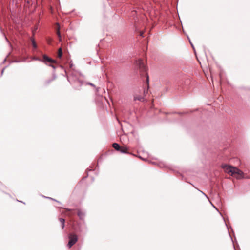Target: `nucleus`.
<instances>
[{
	"label": "nucleus",
	"mask_w": 250,
	"mask_h": 250,
	"mask_svg": "<svg viewBox=\"0 0 250 250\" xmlns=\"http://www.w3.org/2000/svg\"><path fill=\"white\" fill-rule=\"evenodd\" d=\"M222 168L226 173L230 174L237 179L243 177V172L237 167L225 165L222 166Z\"/></svg>",
	"instance_id": "f257e3e1"
},
{
	"label": "nucleus",
	"mask_w": 250,
	"mask_h": 250,
	"mask_svg": "<svg viewBox=\"0 0 250 250\" xmlns=\"http://www.w3.org/2000/svg\"><path fill=\"white\" fill-rule=\"evenodd\" d=\"M69 241L68 243V246L70 248L78 241L77 236L74 234H70L69 235Z\"/></svg>",
	"instance_id": "f03ea898"
},
{
	"label": "nucleus",
	"mask_w": 250,
	"mask_h": 250,
	"mask_svg": "<svg viewBox=\"0 0 250 250\" xmlns=\"http://www.w3.org/2000/svg\"><path fill=\"white\" fill-rule=\"evenodd\" d=\"M136 65L138 66L139 69L142 71L146 72V68L142 60H139L136 62Z\"/></svg>",
	"instance_id": "7ed1b4c3"
},
{
	"label": "nucleus",
	"mask_w": 250,
	"mask_h": 250,
	"mask_svg": "<svg viewBox=\"0 0 250 250\" xmlns=\"http://www.w3.org/2000/svg\"><path fill=\"white\" fill-rule=\"evenodd\" d=\"M44 61L45 62H49V63H55L56 61L46 56H44L43 57Z\"/></svg>",
	"instance_id": "20e7f679"
},
{
	"label": "nucleus",
	"mask_w": 250,
	"mask_h": 250,
	"mask_svg": "<svg viewBox=\"0 0 250 250\" xmlns=\"http://www.w3.org/2000/svg\"><path fill=\"white\" fill-rule=\"evenodd\" d=\"M112 146L115 150H118V151H119L121 148L119 145L116 143H113L112 145Z\"/></svg>",
	"instance_id": "39448f33"
},
{
	"label": "nucleus",
	"mask_w": 250,
	"mask_h": 250,
	"mask_svg": "<svg viewBox=\"0 0 250 250\" xmlns=\"http://www.w3.org/2000/svg\"><path fill=\"white\" fill-rule=\"evenodd\" d=\"M134 100H138L140 101H144V97L141 96H136L134 98Z\"/></svg>",
	"instance_id": "423d86ee"
},
{
	"label": "nucleus",
	"mask_w": 250,
	"mask_h": 250,
	"mask_svg": "<svg viewBox=\"0 0 250 250\" xmlns=\"http://www.w3.org/2000/svg\"><path fill=\"white\" fill-rule=\"evenodd\" d=\"M59 220L62 224V228L63 229L64 228L65 220L63 218H60Z\"/></svg>",
	"instance_id": "0eeeda50"
},
{
	"label": "nucleus",
	"mask_w": 250,
	"mask_h": 250,
	"mask_svg": "<svg viewBox=\"0 0 250 250\" xmlns=\"http://www.w3.org/2000/svg\"><path fill=\"white\" fill-rule=\"evenodd\" d=\"M120 151L121 153H126L127 149L126 147H122L120 148Z\"/></svg>",
	"instance_id": "6e6552de"
},
{
	"label": "nucleus",
	"mask_w": 250,
	"mask_h": 250,
	"mask_svg": "<svg viewBox=\"0 0 250 250\" xmlns=\"http://www.w3.org/2000/svg\"><path fill=\"white\" fill-rule=\"evenodd\" d=\"M62 55V52L61 48H60L58 50V56L59 58H61Z\"/></svg>",
	"instance_id": "1a4fd4ad"
},
{
	"label": "nucleus",
	"mask_w": 250,
	"mask_h": 250,
	"mask_svg": "<svg viewBox=\"0 0 250 250\" xmlns=\"http://www.w3.org/2000/svg\"><path fill=\"white\" fill-rule=\"evenodd\" d=\"M78 215L81 219H82L84 216V214L81 211H79L78 212Z\"/></svg>",
	"instance_id": "9d476101"
},
{
	"label": "nucleus",
	"mask_w": 250,
	"mask_h": 250,
	"mask_svg": "<svg viewBox=\"0 0 250 250\" xmlns=\"http://www.w3.org/2000/svg\"><path fill=\"white\" fill-rule=\"evenodd\" d=\"M32 43L33 47L34 48H36L37 47V45H36V42L34 39L32 40Z\"/></svg>",
	"instance_id": "9b49d317"
},
{
	"label": "nucleus",
	"mask_w": 250,
	"mask_h": 250,
	"mask_svg": "<svg viewBox=\"0 0 250 250\" xmlns=\"http://www.w3.org/2000/svg\"><path fill=\"white\" fill-rule=\"evenodd\" d=\"M148 81H149L148 75H147V74H146V81H147V84L148 83Z\"/></svg>",
	"instance_id": "f8f14e48"
},
{
	"label": "nucleus",
	"mask_w": 250,
	"mask_h": 250,
	"mask_svg": "<svg viewBox=\"0 0 250 250\" xmlns=\"http://www.w3.org/2000/svg\"><path fill=\"white\" fill-rule=\"evenodd\" d=\"M57 34H58V36H59V37H61L60 33V32H59V30L57 31Z\"/></svg>",
	"instance_id": "ddd939ff"
},
{
	"label": "nucleus",
	"mask_w": 250,
	"mask_h": 250,
	"mask_svg": "<svg viewBox=\"0 0 250 250\" xmlns=\"http://www.w3.org/2000/svg\"><path fill=\"white\" fill-rule=\"evenodd\" d=\"M87 84L90 85H91L92 86H94V85L93 84H92V83H88Z\"/></svg>",
	"instance_id": "4468645a"
},
{
	"label": "nucleus",
	"mask_w": 250,
	"mask_h": 250,
	"mask_svg": "<svg viewBox=\"0 0 250 250\" xmlns=\"http://www.w3.org/2000/svg\"><path fill=\"white\" fill-rule=\"evenodd\" d=\"M147 93V90L146 91V90H144V95H146V93Z\"/></svg>",
	"instance_id": "2eb2a0df"
},
{
	"label": "nucleus",
	"mask_w": 250,
	"mask_h": 250,
	"mask_svg": "<svg viewBox=\"0 0 250 250\" xmlns=\"http://www.w3.org/2000/svg\"><path fill=\"white\" fill-rule=\"evenodd\" d=\"M50 66L52 67L54 69L55 68V67L53 65H51Z\"/></svg>",
	"instance_id": "dca6fc26"
},
{
	"label": "nucleus",
	"mask_w": 250,
	"mask_h": 250,
	"mask_svg": "<svg viewBox=\"0 0 250 250\" xmlns=\"http://www.w3.org/2000/svg\"><path fill=\"white\" fill-rule=\"evenodd\" d=\"M143 33H140V36H143Z\"/></svg>",
	"instance_id": "f3484780"
},
{
	"label": "nucleus",
	"mask_w": 250,
	"mask_h": 250,
	"mask_svg": "<svg viewBox=\"0 0 250 250\" xmlns=\"http://www.w3.org/2000/svg\"><path fill=\"white\" fill-rule=\"evenodd\" d=\"M5 39H6V41L8 42V40H7V38H6V37H5Z\"/></svg>",
	"instance_id": "a211bd4d"
},
{
	"label": "nucleus",
	"mask_w": 250,
	"mask_h": 250,
	"mask_svg": "<svg viewBox=\"0 0 250 250\" xmlns=\"http://www.w3.org/2000/svg\"><path fill=\"white\" fill-rule=\"evenodd\" d=\"M3 71H4V69H3V70H2L1 73H3Z\"/></svg>",
	"instance_id": "6ab92c4d"
},
{
	"label": "nucleus",
	"mask_w": 250,
	"mask_h": 250,
	"mask_svg": "<svg viewBox=\"0 0 250 250\" xmlns=\"http://www.w3.org/2000/svg\"><path fill=\"white\" fill-rule=\"evenodd\" d=\"M213 207H214V208H215V209H216V208H215V207H214V206H213Z\"/></svg>",
	"instance_id": "aec40b11"
},
{
	"label": "nucleus",
	"mask_w": 250,
	"mask_h": 250,
	"mask_svg": "<svg viewBox=\"0 0 250 250\" xmlns=\"http://www.w3.org/2000/svg\"><path fill=\"white\" fill-rule=\"evenodd\" d=\"M213 207H214V208H215V209H216V208H215V207H214V206H213Z\"/></svg>",
	"instance_id": "412c9836"
},
{
	"label": "nucleus",
	"mask_w": 250,
	"mask_h": 250,
	"mask_svg": "<svg viewBox=\"0 0 250 250\" xmlns=\"http://www.w3.org/2000/svg\"><path fill=\"white\" fill-rule=\"evenodd\" d=\"M213 207H214V208H215V209H216V208H215V207H214V206H213Z\"/></svg>",
	"instance_id": "4be33fe9"
}]
</instances>
